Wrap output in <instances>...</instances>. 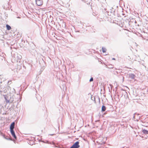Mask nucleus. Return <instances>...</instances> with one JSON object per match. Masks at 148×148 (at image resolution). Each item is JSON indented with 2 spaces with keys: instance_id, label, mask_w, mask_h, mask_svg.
Wrapping results in <instances>:
<instances>
[{
  "instance_id": "obj_1",
  "label": "nucleus",
  "mask_w": 148,
  "mask_h": 148,
  "mask_svg": "<svg viewBox=\"0 0 148 148\" xmlns=\"http://www.w3.org/2000/svg\"><path fill=\"white\" fill-rule=\"evenodd\" d=\"M15 123L14 122H13L11 125L10 126V130L11 134L15 139H16V136L15 135L14 132L13 130L14 127Z\"/></svg>"
},
{
  "instance_id": "obj_2",
  "label": "nucleus",
  "mask_w": 148,
  "mask_h": 148,
  "mask_svg": "<svg viewBox=\"0 0 148 148\" xmlns=\"http://www.w3.org/2000/svg\"><path fill=\"white\" fill-rule=\"evenodd\" d=\"M79 143L78 141L76 142L70 148H78L79 147Z\"/></svg>"
},
{
  "instance_id": "obj_3",
  "label": "nucleus",
  "mask_w": 148,
  "mask_h": 148,
  "mask_svg": "<svg viewBox=\"0 0 148 148\" xmlns=\"http://www.w3.org/2000/svg\"><path fill=\"white\" fill-rule=\"evenodd\" d=\"M36 3L39 6H41L43 4V1L42 0H36Z\"/></svg>"
},
{
  "instance_id": "obj_4",
  "label": "nucleus",
  "mask_w": 148,
  "mask_h": 148,
  "mask_svg": "<svg viewBox=\"0 0 148 148\" xmlns=\"http://www.w3.org/2000/svg\"><path fill=\"white\" fill-rule=\"evenodd\" d=\"M6 26L7 28V29L8 30H9L11 29V27L8 25H6Z\"/></svg>"
},
{
  "instance_id": "obj_5",
  "label": "nucleus",
  "mask_w": 148,
  "mask_h": 148,
  "mask_svg": "<svg viewBox=\"0 0 148 148\" xmlns=\"http://www.w3.org/2000/svg\"><path fill=\"white\" fill-rule=\"evenodd\" d=\"M142 132L145 134H148V131L145 130H143L142 131Z\"/></svg>"
},
{
  "instance_id": "obj_6",
  "label": "nucleus",
  "mask_w": 148,
  "mask_h": 148,
  "mask_svg": "<svg viewBox=\"0 0 148 148\" xmlns=\"http://www.w3.org/2000/svg\"><path fill=\"white\" fill-rule=\"evenodd\" d=\"M101 110L103 112H104L106 110V107L104 106H102L101 108Z\"/></svg>"
},
{
  "instance_id": "obj_7",
  "label": "nucleus",
  "mask_w": 148,
  "mask_h": 148,
  "mask_svg": "<svg viewBox=\"0 0 148 148\" xmlns=\"http://www.w3.org/2000/svg\"><path fill=\"white\" fill-rule=\"evenodd\" d=\"M106 49L105 48L103 47L102 48V51L103 53L106 52Z\"/></svg>"
},
{
  "instance_id": "obj_8",
  "label": "nucleus",
  "mask_w": 148,
  "mask_h": 148,
  "mask_svg": "<svg viewBox=\"0 0 148 148\" xmlns=\"http://www.w3.org/2000/svg\"><path fill=\"white\" fill-rule=\"evenodd\" d=\"M93 81V78L92 77L90 79V81L92 82V81Z\"/></svg>"
},
{
  "instance_id": "obj_9",
  "label": "nucleus",
  "mask_w": 148,
  "mask_h": 148,
  "mask_svg": "<svg viewBox=\"0 0 148 148\" xmlns=\"http://www.w3.org/2000/svg\"><path fill=\"white\" fill-rule=\"evenodd\" d=\"M131 75L132 76V77H135V75H133V74L132 75Z\"/></svg>"
},
{
  "instance_id": "obj_10",
  "label": "nucleus",
  "mask_w": 148,
  "mask_h": 148,
  "mask_svg": "<svg viewBox=\"0 0 148 148\" xmlns=\"http://www.w3.org/2000/svg\"><path fill=\"white\" fill-rule=\"evenodd\" d=\"M112 60H115V59L114 58H112Z\"/></svg>"
},
{
  "instance_id": "obj_11",
  "label": "nucleus",
  "mask_w": 148,
  "mask_h": 148,
  "mask_svg": "<svg viewBox=\"0 0 148 148\" xmlns=\"http://www.w3.org/2000/svg\"><path fill=\"white\" fill-rule=\"evenodd\" d=\"M116 57H117V58H118V55H117V56H116Z\"/></svg>"
}]
</instances>
